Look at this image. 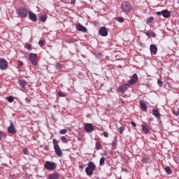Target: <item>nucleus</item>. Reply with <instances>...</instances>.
Here are the masks:
<instances>
[{
    "instance_id": "1",
    "label": "nucleus",
    "mask_w": 179,
    "mask_h": 179,
    "mask_svg": "<svg viewBox=\"0 0 179 179\" xmlns=\"http://www.w3.org/2000/svg\"><path fill=\"white\" fill-rule=\"evenodd\" d=\"M138 75L136 73L133 74L132 78L129 81V83L122 85L119 88V92L121 93H124L127 92V88L129 86H133L136 85V83L138 82Z\"/></svg>"
},
{
    "instance_id": "2",
    "label": "nucleus",
    "mask_w": 179,
    "mask_h": 179,
    "mask_svg": "<svg viewBox=\"0 0 179 179\" xmlns=\"http://www.w3.org/2000/svg\"><path fill=\"white\" fill-rule=\"evenodd\" d=\"M96 170V165L93 162L88 163V166L85 169V173L88 176H91L93 174V171Z\"/></svg>"
},
{
    "instance_id": "3",
    "label": "nucleus",
    "mask_w": 179,
    "mask_h": 179,
    "mask_svg": "<svg viewBox=\"0 0 179 179\" xmlns=\"http://www.w3.org/2000/svg\"><path fill=\"white\" fill-rule=\"evenodd\" d=\"M53 146H54V150L55 152L59 157H61L63 155V152L61 150V148H59V145L58 144V142L56 138H54L53 141Z\"/></svg>"
},
{
    "instance_id": "4",
    "label": "nucleus",
    "mask_w": 179,
    "mask_h": 179,
    "mask_svg": "<svg viewBox=\"0 0 179 179\" xmlns=\"http://www.w3.org/2000/svg\"><path fill=\"white\" fill-rule=\"evenodd\" d=\"M44 167L46 170L53 171L56 169L57 165H56V163L55 162H52L50 161H46L45 164H44Z\"/></svg>"
},
{
    "instance_id": "5",
    "label": "nucleus",
    "mask_w": 179,
    "mask_h": 179,
    "mask_svg": "<svg viewBox=\"0 0 179 179\" xmlns=\"http://www.w3.org/2000/svg\"><path fill=\"white\" fill-rule=\"evenodd\" d=\"M29 58L30 62H31L34 66H36L38 65L37 54L30 53L29 55Z\"/></svg>"
},
{
    "instance_id": "6",
    "label": "nucleus",
    "mask_w": 179,
    "mask_h": 179,
    "mask_svg": "<svg viewBox=\"0 0 179 179\" xmlns=\"http://www.w3.org/2000/svg\"><path fill=\"white\" fill-rule=\"evenodd\" d=\"M28 13H29V11H28L27 8H20L17 10L18 15L22 19H24L25 17H27Z\"/></svg>"
},
{
    "instance_id": "7",
    "label": "nucleus",
    "mask_w": 179,
    "mask_h": 179,
    "mask_svg": "<svg viewBox=\"0 0 179 179\" xmlns=\"http://www.w3.org/2000/svg\"><path fill=\"white\" fill-rule=\"evenodd\" d=\"M121 8L123 12L127 13L129 12L131 9V6L129 2L128 1H124L122 3Z\"/></svg>"
},
{
    "instance_id": "8",
    "label": "nucleus",
    "mask_w": 179,
    "mask_h": 179,
    "mask_svg": "<svg viewBox=\"0 0 179 179\" xmlns=\"http://www.w3.org/2000/svg\"><path fill=\"white\" fill-rule=\"evenodd\" d=\"M85 130L87 133H92L94 131V127L92 125V124L85 123Z\"/></svg>"
},
{
    "instance_id": "9",
    "label": "nucleus",
    "mask_w": 179,
    "mask_h": 179,
    "mask_svg": "<svg viewBox=\"0 0 179 179\" xmlns=\"http://www.w3.org/2000/svg\"><path fill=\"white\" fill-rule=\"evenodd\" d=\"M150 127L146 123H143L142 125V130L145 134H149L150 133Z\"/></svg>"
},
{
    "instance_id": "10",
    "label": "nucleus",
    "mask_w": 179,
    "mask_h": 179,
    "mask_svg": "<svg viewBox=\"0 0 179 179\" xmlns=\"http://www.w3.org/2000/svg\"><path fill=\"white\" fill-rule=\"evenodd\" d=\"M8 65V64L7 61H6L4 59H0V69H1L2 71H4L5 69H6Z\"/></svg>"
},
{
    "instance_id": "11",
    "label": "nucleus",
    "mask_w": 179,
    "mask_h": 179,
    "mask_svg": "<svg viewBox=\"0 0 179 179\" xmlns=\"http://www.w3.org/2000/svg\"><path fill=\"white\" fill-rule=\"evenodd\" d=\"M99 34H101V36L103 37H106V36H108L107 28L105 27H101L99 29Z\"/></svg>"
},
{
    "instance_id": "12",
    "label": "nucleus",
    "mask_w": 179,
    "mask_h": 179,
    "mask_svg": "<svg viewBox=\"0 0 179 179\" xmlns=\"http://www.w3.org/2000/svg\"><path fill=\"white\" fill-rule=\"evenodd\" d=\"M18 83H19L20 87L24 90H26V87L28 85L27 83L23 80H19Z\"/></svg>"
},
{
    "instance_id": "13",
    "label": "nucleus",
    "mask_w": 179,
    "mask_h": 179,
    "mask_svg": "<svg viewBox=\"0 0 179 179\" xmlns=\"http://www.w3.org/2000/svg\"><path fill=\"white\" fill-rule=\"evenodd\" d=\"M28 13H29V19H30V20H31L32 22H36L37 20L36 15L31 11H29Z\"/></svg>"
},
{
    "instance_id": "14",
    "label": "nucleus",
    "mask_w": 179,
    "mask_h": 179,
    "mask_svg": "<svg viewBox=\"0 0 179 179\" xmlns=\"http://www.w3.org/2000/svg\"><path fill=\"white\" fill-rule=\"evenodd\" d=\"M76 29L78 31H83V33H87V29L81 24H78Z\"/></svg>"
},
{
    "instance_id": "15",
    "label": "nucleus",
    "mask_w": 179,
    "mask_h": 179,
    "mask_svg": "<svg viewBox=\"0 0 179 179\" xmlns=\"http://www.w3.org/2000/svg\"><path fill=\"white\" fill-rule=\"evenodd\" d=\"M8 133H10V134H15L16 131L15 129L14 124H13V122H11L10 126L8 127Z\"/></svg>"
},
{
    "instance_id": "16",
    "label": "nucleus",
    "mask_w": 179,
    "mask_h": 179,
    "mask_svg": "<svg viewBox=\"0 0 179 179\" xmlns=\"http://www.w3.org/2000/svg\"><path fill=\"white\" fill-rule=\"evenodd\" d=\"M140 106L143 111L146 112L147 111V106L146 102L143 100L141 101Z\"/></svg>"
},
{
    "instance_id": "17",
    "label": "nucleus",
    "mask_w": 179,
    "mask_h": 179,
    "mask_svg": "<svg viewBox=\"0 0 179 179\" xmlns=\"http://www.w3.org/2000/svg\"><path fill=\"white\" fill-rule=\"evenodd\" d=\"M150 50L152 54H154L155 55H156L157 52V47L155 45H151Z\"/></svg>"
},
{
    "instance_id": "18",
    "label": "nucleus",
    "mask_w": 179,
    "mask_h": 179,
    "mask_svg": "<svg viewBox=\"0 0 179 179\" xmlns=\"http://www.w3.org/2000/svg\"><path fill=\"white\" fill-rule=\"evenodd\" d=\"M152 115L154 116H155V117L157 119V120H160L161 119V116H160V113L159 112V110L157 109H153L152 110Z\"/></svg>"
},
{
    "instance_id": "19",
    "label": "nucleus",
    "mask_w": 179,
    "mask_h": 179,
    "mask_svg": "<svg viewBox=\"0 0 179 179\" xmlns=\"http://www.w3.org/2000/svg\"><path fill=\"white\" fill-rule=\"evenodd\" d=\"M59 174L57 173H52L49 175L48 179H59Z\"/></svg>"
},
{
    "instance_id": "20",
    "label": "nucleus",
    "mask_w": 179,
    "mask_h": 179,
    "mask_svg": "<svg viewBox=\"0 0 179 179\" xmlns=\"http://www.w3.org/2000/svg\"><path fill=\"white\" fill-rule=\"evenodd\" d=\"M142 162L143 164H150L152 162V160L149 157L145 156L143 157Z\"/></svg>"
},
{
    "instance_id": "21",
    "label": "nucleus",
    "mask_w": 179,
    "mask_h": 179,
    "mask_svg": "<svg viewBox=\"0 0 179 179\" xmlns=\"http://www.w3.org/2000/svg\"><path fill=\"white\" fill-rule=\"evenodd\" d=\"M162 15L166 18L168 19L171 16V13L167 10H164L162 11Z\"/></svg>"
},
{
    "instance_id": "22",
    "label": "nucleus",
    "mask_w": 179,
    "mask_h": 179,
    "mask_svg": "<svg viewBox=\"0 0 179 179\" xmlns=\"http://www.w3.org/2000/svg\"><path fill=\"white\" fill-rule=\"evenodd\" d=\"M47 17L48 16L46 15H41L39 20L42 23H45V22L47 20Z\"/></svg>"
},
{
    "instance_id": "23",
    "label": "nucleus",
    "mask_w": 179,
    "mask_h": 179,
    "mask_svg": "<svg viewBox=\"0 0 179 179\" xmlns=\"http://www.w3.org/2000/svg\"><path fill=\"white\" fill-rule=\"evenodd\" d=\"M101 148H102L101 143L99 142V141H97V142L96 143L95 149H96V150H101Z\"/></svg>"
},
{
    "instance_id": "24",
    "label": "nucleus",
    "mask_w": 179,
    "mask_h": 179,
    "mask_svg": "<svg viewBox=\"0 0 179 179\" xmlns=\"http://www.w3.org/2000/svg\"><path fill=\"white\" fill-rule=\"evenodd\" d=\"M61 141H62L63 143L66 144V143L69 142V140H68V138H66L65 136H62V138H61Z\"/></svg>"
},
{
    "instance_id": "25",
    "label": "nucleus",
    "mask_w": 179,
    "mask_h": 179,
    "mask_svg": "<svg viewBox=\"0 0 179 179\" xmlns=\"http://www.w3.org/2000/svg\"><path fill=\"white\" fill-rule=\"evenodd\" d=\"M6 99H7L8 102L10 103H11L14 101V98L12 96L7 97Z\"/></svg>"
},
{
    "instance_id": "26",
    "label": "nucleus",
    "mask_w": 179,
    "mask_h": 179,
    "mask_svg": "<svg viewBox=\"0 0 179 179\" xmlns=\"http://www.w3.org/2000/svg\"><path fill=\"white\" fill-rule=\"evenodd\" d=\"M58 95L59 97H66V94L62 91H59Z\"/></svg>"
},
{
    "instance_id": "27",
    "label": "nucleus",
    "mask_w": 179,
    "mask_h": 179,
    "mask_svg": "<svg viewBox=\"0 0 179 179\" xmlns=\"http://www.w3.org/2000/svg\"><path fill=\"white\" fill-rule=\"evenodd\" d=\"M55 68H56V69L59 71L60 69H62V64H61L60 63H57Z\"/></svg>"
},
{
    "instance_id": "28",
    "label": "nucleus",
    "mask_w": 179,
    "mask_h": 179,
    "mask_svg": "<svg viewBox=\"0 0 179 179\" xmlns=\"http://www.w3.org/2000/svg\"><path fill=\"white\" fill-rule=\"evenodd\" d=\"M116 20L119 22L120 23H123L124 22V18L122 17H116Z\"/></svg>"
},
{
    "instance_id": "29",
    "label": "nucleus",
    "mask_w": 179,
    "mask_h": 179,
    "mask_svg": "<svg viewBox=\"0 0 179 179\" xmlns=\"http://www.w3.org/2000/svg\"><path fill=\"white\" fill-rule=\"evenodd\" d=\"M165 171L167 173L171 174L172 172V170L169 166L166 167Z\"/></svg>"
},
{
    "instance_id": "30",
    "label": "nucleus",
    "mask_w": 179,
    "mask_h": 179,
    "mask_svg": "<svg viewBox=\"0 0 179 179\" xmlns=\"http://www.w3.org/2000/svg\"><path fill=\"white\" fill-rule=\"evenodd\" d=\"M119 129H120V134H123V132H124V131L125 130V127H124V126H122V127H120L119 128Z\"/></svg>"
},
{
    "instance_id": "31",
    "label": "nucleus",
    "mask_w": 179,
    "mask_h": 179,
    "mask_svg": "<svg viewBox=\"0 0 179 179\" xmlns=\"http://www.w3.org/2000/svg\"><path fill=\"white\" fill-rule=\"evenodd\" d=\"M153 20H154L153 17H150L149 18H148V20H147L148 24H150V23H152V22Z\"/></svg>"
},
{
    "instance_id": "32",
    "label": "nucleus",
    "mask_w": 179,
    "mask_h": 179,
    "mask_svg": "<svg viewBox=\"0 0 179 179\" xmlns=\"http://www.w3.org/2000/svg\"><path fill=\"white\" fill-rule=\"evenodd\" d=\"M45 43V41L40 40L39 42H38V44L40 45V47H43Z\"/></svg>"
},
{
    "instance_id": "33",
    "label": "nucleus",
    "mask_w": 179,
    "mask_h": 179,
    "mask_svg": "<svg viewBox=\"0 0 179 179\" xmlns=\"http://www.w3.org/2000/svg\"><path fill=\"white\" fill-rule=\"evenodd\" d=\"M67 133V129H62L61 131H60V134H62V135H64V134H66Z\"/></svg>"
},
{
    "instance_id": "34",
    "label": "nucleus",
    "mask_w": 179,
    "mask_h": 179,
    "mask_svg": "<svg viewBox=\"0 0 179 179\" xmlns=\"http://www.w3.org/2000/svg\"><path fill=\"white\" fill-rule=\"evenodd\" d=\"M104 162H105V157H101V158L100 159V165H101V166H103V164H104Z\"/></svg>"
},
{
    "instance_id": "35",
    "label": "nucleus",
    "mask_w": 179,
    "mask_h": 179,
    "mask_svg": "<svg viewBox=\"0 0 179 179\" xmlns=\"http://www.w3.org/2000/svg\"><path fill=\"white\" fill-rule=\"evenodd\" d=\"M157 84L159 87H162L163 85V81L161 79H159L157 80Z\"/></svg>"
},
{
    "instance_id": "36",
    "label": "nucleus",
    "mask_w": 179,
    "mask_h": 179,
    "mask_svg": "<svg viewBox=\"0 0 179 179\" xmlns=\"http://www.w3.org/2000/svg\"><path fill=\"white\" fill-rule=\"evenodd\" d=\"M112 145L113 148H115L117 146V140L115 138L112 142Z\"/></svg>"
},
{
    "instance_id": "37",
    "label": "nucleus",
    "mask_w": 179,
    "mask_h": 179,
    "mask_svg": "<svg viewBox=\"0 0 179 179\" xmlns=\"http://www.w3.org/2000/svg\"><path fill=\"white\" fill-rule=\"evenodd\" d=\"M31 97H30V96H27L25 99L26 102L28 103L31 102Z\"/></svg>"
},
{
    "instance_id": "38",
    "label": "nucleus",
    "mask_w": 179,
    "mask_h": 179,
    "mask_svg": "<svg viewBox=\"0 0 179 179\" xmlns=\"http://www.w3.org/2000/svg\"><path fill=\"white\" fill-rule=\"evenodd\" d=\"M25 48H27V50H31V45L30 44H26Z\"/></svg>"
},
{
    "instance_id": "39",
    "label": "nucleus",
    "mask_w": 179,
    "mask_h": 179,
    "mask_svg": "<svg viewBox=\"0 0 179 179\" xmlns=\"http://www.w3.org/2000/svg\"><path fill=\"white\" fill-rule=\"evenodd\" d=\"M17 65L18 66H23V62L19 60L17 62Z\"/></svg>"
},
{
    "instance_id": "40",
    "label": "nucleus",
    "mask_w": 179,
    "mask_h": 179,
    "mask_svg": "<svg viewBox=\"0 0 179 179\" xmlns=\"http://www.w3.org/2000/svg\"><path fill=\"white\" fill-rule=\"evenodd\" d=\"M103 136H104V137L105 138H108V132H106V131H104L103 133Z\"/></svg>"
},
{
    "instance_id": "41",
    "label": "nucleus",
    "mask_w": 179,
    "mask_h": 179,
    "mask_svg": "<svg viewBox=\"0 0 179 179\" xmlns=\"http://www.w3.org/2000/svg\"><path fill=\"white\" fill-rule=\"evenodd\" d=\"M23 153H24V155H28V151H27V148H24V149L23 150Z\"/></svg>"
},
{
    "instance_id": "42",
    "label": "nucleus",
    "mask_w": 179,
    "mask_h": 179,
    "mask_svg": "<svg viewBox=\"0 0 179 179\" xmlns=\"http://www.w3.org/2000/svg\"><path fill=\"white\" fill-rule=\"evenodd\" d=\"M173 114L176 115V116H179V111H176V110H173Z\"/></svg>"
},
{
    "instance_id": "43",
    "label": "nucleus",
    "mask_w": 179,
    "mask_h": 179,
    "mask_svg": "<svg viewBox=\"0 0 179 179\" xmlns=\"http://www.w3.org/2000/svg\"><path fill=\"white\" fill-rule=\"evenodd\" d=\"M3 137H4V134L1 131H0V139Z\"/></svg>"
},
{
    "instance_id": "44",
    "label": "nucleus",
    "mask_w": 179,
    "mask_h": 179,
    "mask_svg": "<svg viewBox=\"0 0 179 179\" xmlns=\"http://www.w3.org/2000/svg\"><path fill=\"white\" fill-rule=\"evenodd\" d=\"M131 125H132L134 127H136V122H131Z\"/></svg>"
},
{
    "instance_id": "45",
    "label": "nucleus",
    "mask_w": 179,
    "mask_h": 179,
    "mask_svg": "<svg viewBox=\"0 0 179 179\" xmlns=\"http://www.w3.org/2000/svg\"><path fill=\"white\" fill-rule=\"evenodd\" d=\"M85 166H86V164H81V165H80V168H81L82 169H83L84 168H85Z\"/></svg>"
},
{
    "instance_id": "46",
    "label": "nucleus",
    "mask_w": 179,
    "mask_h": 179,
    "mask_svg": "<svg viewBox=\"0 0 179 179\" xmlns=\"http://www.w3.org/2000/svg\"><path fill=\"white\" fill-rule=\"evenodd\" d=\"M44 149H45V150H48L49 147H48V145H45V146H44Z\"/></svg>"
},
{
    "instance_id": "47",
    "label": "nucleus",
    "mask_w": 179,
    "mask_h": 179,
    "mask_svg": "<svg viewBox=\"0 0 179 179\" xmlns=\"http://www.w3.org/2000/svg\"><path fill=\"white\" fill-rule=\"evenodd\" d=\"M162 11H161V12H157V15H162Z\"/></svg>"
},
{
    "instance_id": "48",
    "label": "nucleus",
    "mask_w": 179,
    "mask_h": 179,
    "mask_svg": "<svg viewBox=\"0 0 179 179\" xmlns=\"http://www.w3.org/2000/svg\"><path fill=\"white\" fill-rule=\"evenodd\" d=\"M75 2H76V0H71V3L72 4L75 3Z\"/></svg>"
},
{
    "instance_id": "49",
    "label": "nucleus",
    "mask_w": 179,
    "mask_h": 179,
    "mask_svg": "<svg viewBox=\"0 0 179 179\" xmlns=\"http://www.w3.org/2000/svg\"><path fill=\"white\" fill-rule=\"evenodd\" d=\"M158 1H163V0H158Z\"/></svg>"
},
{
    "instance_id": "50",
    "label": "nucleus",
    "mask_w": 179,
    "mask_h": 179,
    "mask_svg": "<svg viewBox=\"0 0 179 179\" xmlns=\"http://www.w3.org/2000/svg\"><path fill=\"white\" fill-rule=\"evenodd\" d=\"M118 179H122V178H118Z\"/></svg>"
}]
</instances>
